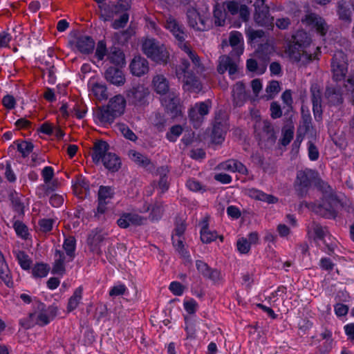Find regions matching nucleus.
Returning a JSON list of instances; mask_svg holds the SVG:
<instances>
[{
	"label": "nucleus",
	"mask_w": 354,
	"mask_h": 354,
	"mask_svg": "<svg viewBox=\"0 0 354 354\" xmlns=\"http://www.w3.org/2000/svg\"><path fill=\"white\" fill-rule=\"evenodd\" d=\"M165 28L171 32L173 35L178 40L179 47L187 53L189 58L191 59L194 65V69L196 73L203 72L204 67L201 62L200 57L186 43L184 42L187 37V34L184 31L183 26L180 24L174 18L170 17L166 21Z\"/></svg>",
	"instance_id": "1"
},
{
	"label": "nucleus",
	"mask_w": 354,
	"mask_h": 354,
	"mask_svg": "<svg viewBox=\"0 0 354 354\" xmlns=\"http://www.w3.org/2000/svg\"><path fill=\"white\" fill-rule=\"evenodd\" d=\"M58 308L55 305H50L46 308L41 301L36 302L35 312L29 314L27 319H22L21 324L26 328H29L35 324L39 326L47 325L55 318Z\"/></svg>",
	"instance_id": "2"
},
{
	"label": "nucleus",
	"mask_w": 354,
	"mask_h": 354,
	"mask_svg": "<svg viewBox=\"0 0 354 354\" xmlns=\"http://www.w3.org/2000/svg\"><path fill=\"white\" fill-rule=\"evenodd\" d=\"M109 149V145L106 142H95L93 147L92 159L95 164L102 162L108 170L115 172L120 168L121 161L116 154L108 152Z\"/></svg>",
	"instance_id": "3"
},
{
	"label": "nucleus",
	"mask_w": 354,
	"mask_h": 354,
	"mask_svg": "<svg viewBox=\"0 0 354 354\" xmlns=\"http://www.w3.org/2000/svg\"><path fill=\"white\" fill-rule=\"evenodd\" d=\"M190 64L183 59L181 64L176 68V76L183 82V88L185 91L199 93L202 90L200 80L189 71Z\"/></svg>",
	"instance_id": "4"
},
{
	"label": "nucleus",
	"mask_w": 354,
	"mask_h": 354,
	"mask_svg": "<svg viewBox=\"0 0 354 354\" xmlns=\"http://www.w3.org/2000/svg\"><path fill=\"white\" fill-rule=\"evenodd\" d=\"M339 203V201L334 194L323 196L322 203L316 204L315 203H308L303 201L301 205H305L311 209L317 214L327 218H334L337 216L336 208Z\"/></svg>",
	"instance_id": "5"
},
{
	"label": "nucleus",
	"mask_w": 354,
	"mask_h": 354,
	"mask_svg": "<svg viewBox=\"0 0 354 354\" xmlns=\"http://www.w3.org/2000/svg\"><path fill=\"white\" fill-rule=\"evenodd\" d=\"M142 50L148 58L158 64H165L169 57L166 47L153 38L146 39L142 44Z\"/></svg>",
	"instance_id": "6"
},
{
	"label": "nucleus",
	"mask_w": 354,
	"mask_h": 354,
	"mask_svg": "<svg viewBox=\"0 0 354 354\" xmlns=\"http://www.w3.org/2000/svg\"><path fill=\"white\" fill-rule=\"evenodd\" d=\"M255 135L259 145L270 147L275 143L277 136L272 124L268 120L258 122L255 124Z\"/></svg>",
	"instance_id": "7"
},
{
	"label": "nucleus",
	"mask_w": 354,
	"mask_h": 354,
	"mask_svg": "<svg viewBox=\"0 0 354 354\" xmlns=\"http://www.w3.org/2000/svg\"><path fill=\"white\" fill-rule=\"evenodd\" d=\"M315 177L316 172L312 169H305L297 171L295 182V189L300 198L306 196Z\"/></svg>",
	"instance_id": "8"
},
{
	"label": "nucleus",
	"mask_w": 354,
	"mask_h": 354,
	"mask_svg": "<svg viewBox=\"0 0 354 354\" xmlns=\"http://www.w3.org/2000/svg\"><path fill=\"white\" fill-rule=\"evenodd\" d=\"M332 80L333 82H339L344 80L348 72L347 57L342 50L335 53L331 60Z\"/></svg>",
	"instance_id": "9"
},
{
	"label": "nucleus",
	"mask_w": 354,
	"mask_h": 354,
	"mask_svg": "<svg viewBox=\"0 0 354 354\" xmlns=\"http://www.w3.org/2000/svg\"><path fill=\"white\" fill-rule=\"evenodd\" d=\"M255 12L254 20L259 26L268 29L274 26V17L269 13V7L265 4V0H256L254 3Z\"/></svg>",
	"instance_id": "10"
},
{
	"label": "nucleus",
	"mask_w": 354,
	"mask_h": 354,
	"mask_svg": "<svg viewBox=\"0 0 354 354\" xmlns=\"http://www.w3.org/2000/svg\"><path fill=\"white\" fill-rule=\"evenodd\" d=\"M149 90L144 84H138L127 91V99L129 103L142 106L147 103Z\"/></svg>",
	"instance_id": "11"
},
{
	"label": "nucleus",
	"mask_w": 354,
	"mask_h": 354,
	"mask_svg": "<svg viewBox=\"0 0 354 354\" xmlns=\"http://www.w3.org/2000/svg\"><path fill=\"white\" fill-rule=\"evenodd\" d=\"M324 96L330 106H339L344 102L342 88L338 82H327Z\"/></svg>",
	"instance_id": "12"
},
{
	"label": "nucleus",
	"mask_w": 354,
	"mask_h": 354,
	"mask_svg": "<svg viewBox=\"0 0 354 354\" xmlns=\"http://www.w3.org/2000/svg\"><path fill=\"white\" fill-rule=\"evenodd\" d=\"M287 53L292 62H301L304 65L315 59V55L308 53L305 48H301L294 44L289 45Z\"/></svg>",
	"instance_id": "13"
},
{
	"label": "nucleus",
	"mask_w": 354,
	"mask_h": 354,
	"mask_svg": "<svg viewBox=\"0 0 354 354\" xmlns=\"http://www.w3.org/2000/svg\"><path fill=\"white\" fill-rule=\"evenodd\" d=\"M72 37L73 39L70 44H74L81 53L90 54L93 51L95 43L91 36L74 33Z\"/></svg>",
	"instance_id": "14"
},
{
	"label": "nucleus",
	"mask_w": 354,
	"mask_h": 354,
	"mask_svg": "<svg viewBox=\"0 0 354 354\" xmlns=\"http://www.w3.org/2000/svg\"><path fill=\"white\" fill-rule=\"evenodd\" d=\"M310 91L314 116L315 120L319 121L322 119V95L321 87L318 84L313 83L310 86Z\"/></svg>",
	"instance_id": "15"
},
{
	"label": "nucleus",
	"mask_w": 354,
	"mask_h": 354,
	"mask_svg": "<svg viewBox=\"0 0 354 354\" xmlns=\"http://www.w3.org/2000/svg\"><path fill=\"white\" fill-rule=\"evenodd\" d=\"M301 22L316 29V31L322 36H324L328 30V26L326 21L315 13L306 15L301 19Z\"/></svg>",
	"instance_id": "16"
},
{
	"label": "nucleus",
	"mask_w": 354,
	"mask_h": 354,
	"mask_svg": "<svg viewBox=\"0 0 354 354\" xmlns=\"http://www.w3.org/2000/svg\"><path fill=\"white\" fill-rule=\"evenodd\" d=\"M107 233L102 232V230L95 229L93 230L88 236L87 243L91 252L100 255L102 250L101 243L105 240Z\"/></svg>",
	"instance_id": "17"
},
{
	"label": "nucleus",
	"mask_w": 354,
	"mask_h": 354,
	"mask_svg": "<svg viewBox=\"0 0 354 354\" xmlns=\"http://www.w3.org/2000/svg\"><path fill=\"white\" fill-rule=\"evenodd\" d=\"M301 124L299 126L297 130V134L296 140L295 141V144L298 142L299 144L303 140V138L311 128L312 126V118L310 113V111L308 108H305L304 106H301Z\"/></svg>",
	"instance_id": "18"
},
{
	"label": "nucleus",
	"mask_w": 354,
	"mask_h": 354,
	"mask_svg": "<svg viewBox=\"0 0 354 354\" xmlns=\"http://www.w3.org/2000/svg\"><path fill=\"white\" fill-rule=\"evenodd\" d=\"M187 18L189 26L198 31H205L209 28L206 21L201 18L199 12L194 8L187 11Z\"/></svg>",
	"instance_id": "19"
},
{
	"label": "nucleus",
	"mask_w": 354,
	"mask_h": 354,
	"mask_svg": "<svg viewBox=\"0 0 354 354\" xmlns=\"http://www.w3.org/2000/svg\"><path fill=\"white\" fill-rule=\"evenodd\" d=\"M114 192L111 187L100 186L98 190V205L97 208V213L103 214L105 212L106 205L113 197Z\"/></svg>",
	"instance_id": "20"
},
{
	"label": "nucleus",
	"mask_w": 354,
	"mask_h": 354,
	"mask_svg": "<svg viewBox=\"0 0 354 354\" xmlns=\"http://www.w3.org/2000/svg\"><path fill=\"white\" fill-rule=\"evenodd\" d=\"M129 68L133 75L141 77L149 71L148 61L140 55L136 56L131 62Z\"/></svg>",
	"instance_id": "21"
},
{
	"label": "nucleus",
	"mask_w": 354,
	"mask_h": 354,
	"mask_svg": "<svg viewBox=\"0 0 354 354\" xmlns=\"http://www.w3.org/2000/svg\"><path fill=\"white\" fill-rule=\"evenodd\" d=\"M238 66L235 61L227 55H221L218 59V65L217 66V71L220 74H223L226 71H228L230 76L236 73Z\"/></svg>",
	"instance_id": "22"
},
{
	"label": "nucleus",
	"mask_w": 354,
	"mask_h": 354,
	"mask_svg": "<svg viewBox=\"0 0 354 354\" xmlns=\"http://www.w3.org/2000/svg\"><path fill=\"white\" fill-rule=\"evenodd\" d=\"M104 77L107 82L118 86H122L125 83L124 73L117 67H109L105 71Z\"/></svg>",
	"instance_id": "23"
},
{
	"label": "nucleus",
	"mask_w": 354,
	"mask_h": 354,
	"mask_svg": "<svg viewBox=\"0 0 354 354\" xmlns=\"http://www.w3.org/2000/svg\"><path fill=\"white\" fill-rule=\"evenodd\" d=\"M335 11L338 19L340 21L348 24L351 23L352 10L348 3L346 0H339L336 3Z\"/></svg>",
	"instance_id": "24"
},
{
	"label": "nucleus",
	"mask_w": 354,
	"mask_h": 354,
	"mask_svg": "<svg viewBox=\"0 0 354 354\" xmlns=\"http://www.w3.org/2000/svg\"><path fill=\"white\" fill-rule=\"evenodd\" d=\"M234 104L236 106H241L246 102L248 95L245 92V86L241 82L236 83L232 89Z\"/></svg>",
	"instance_id": "25"
},
{
	"label": "nucleus",
	"mask_w": 354,
	"mask_h": 354,
	"mask_svg": "<svg viewBox=\"0 0 354 354\" xmlns=\"http://www.w3.org/2000/svg\"><path fill=\"white\" fill-rule=\"evenodd\" d=\"M152 86L154 91L160 95H165L169 91V83L166 77L162 74L153 76Z\"/></svg>",
	"instance_id": "26"
},
{
	"label": "nucleus",
	"mask_w": 354,
	"mask_h": 354,
	"mask_svg": "<svg viewBox=\"0 0 354 354\" xmlns=\"http://www.w3.org/2000/svg\"><path fill=\"white\" fill-rule=\"evenodd\" d=\"M125 105V99L123 96L118 95L111 98L106 106L113 115L118 117L124 113Z\"/></svg>",
	"instance_id": "27"
},
{
	"label": "nucleus",
	"mask_w": 354,
	"mask_h": 354,
	"mask_svg": "<svg viewBox=\"0 0 354 354\" xmlns=\"http://www.w3.org/2000/svg\"><path fill=\"white\" fill-rule=\"evenodd\" d=\"M95 116L99 122L104 126L111 124L117 118L116 115H113V113L111 111L107 106L99 107L95 113Z\"/></svg>",
	"instance_id": "28"
},
{
	"label": "nucleus",
	"mask_w": 354,
	"mask_h": 354,
	"mask_svg": "<svg viewBox=\"0 0 354 354\" xmlns=\"http://www.w3.org/2000/svg\"><path fill=\"white\" fill-rule=\"evenodd\" d=\"M55 260L53 266L52 273L54 274L64 275L66 272L65 261L66 256L64 253L59 250H55Z\"/></svg>",
	"instance_id": "29"
},
{
	"label": "nucleus",
	"mask_w": 354,
	"mask_h": 354,
	"mask_svg": "<svg viewBox=\"0 0 354 354\" xmlns=\"http://www.w3.org/2000/svg\"><path fill=\"white\" fill-rule=\"evenodd\" d=\"M224 132L223 122L219 118V115H216L212 132V139L213 142L216 144L222 142L224 140Z\"/></svg>",
	"instance_id": "30"
},
{
	"label": "nucleus",
	"mask_w": 354,
	"mask_h": 354,
	"mask_svg": "<svg viewBox=\"0 0 354 354\" xmlns=\"http://www.w3.org/2000/svg\"><path fill=\"white\" fill-rule=\"evenodd\" d=\"M248 195L255 200L264 201L268 204H273L278 201V198L273 195L266 194L254 188L249 189Z\"/></svg>",
	"instance_id": "31"
},
{
	"label": "nucleus",
	"mask_w": 354,
	"mask_h": 354,
	"mask_svg": "<svg viewBox=\"0 0 354 354\" xmlns=\"http://www.w3.org/2000/svg\"><path fill=\"white\" fill-rule=\"evenodd\" d=\"M129 156L138 165L147 170H151L153 169V165L151 162L150 159L146 156L136 151H131L129 152Z\"/></svg>",
	"instance_id": "32"
},
{
	"label": "nucleus",
	"mask_w": 354,
	"mask_h": 354,
	"mask_svg": "<svg viewBox=\"0 0 354 354\" xmlns=\"http://www.w3.org/2000/svg\"><path fill=\"white\" fill-rule=\"evenodd\" d=\"M311 39L307 32L304 30H298L292 36V44L301 48H306L310 44Z\"/></svg>",
	"instance_id": "33"
},
{
	"label": "nucleus",
	"mask_w": 354,
	"mask_h": 354,
	"mask_svg": "<svg viewBox=\"0 0 354 354\" xmlns=\"http://www.w3.org/2000/svg\"><path fill=\"white\" fill-rule=\"evenodd\" d=\"M108 59L111 63L116 65H123L125 64L124 55L122 50L115 46L110 48Z\"/></svg>",
	"instance_id": "34"
},
{
	"label": "nucleus",
	"mask_w": 354,
	"mask_h": 354,
	"mask_svg": "<svg viewBox=\"0 0 354 354\" xmlns=\"http://www.w3.org/2000/svg\"><path fill=\"white\" fill-rule=\"evenodd\" d=\"M75 243L76 240L74 236H68L65 239L63 248L64 249L66 254L68 258L67 260L68 262L73 261L74 259L75 254Z\"/></svg>",
	"instance_id": "35"
},
{
	"label": "nucleus",
	"mask_w": 354,
	"mask_h": 354,
	"mask_svg": "<svg viewBox=\"0 0 354 354\" xmlns=\"http://www.w3.org/2000/svg\"><path fill=\"white\" fill-rule=\"evenodd\" d=\"M82 292L83 288L81 286L75 290L73 295L68 299L67 305L68 312L74 310L78 306L82 298Z\"/></svg>",
	"instance_id": "36"
},
{
	"label": "nucleus",
	"mask_w": 354,
	"mask_h": 354,
	"mask_svg": "<svg viewBox=\"0 0 354 354\" xmlns=\"http://www.w3.org/2000/svg\"><path fill=\"white\" fill-rule=\"evenodd\" d=\"M214 22L216 26H223L225 24L226 12L225 10L218 3L214 6Z\"/></svg>",
	"instance_id": "37"
},
{
	"label": "nucleus",
	"mask_w": 354,
	"mask_h": 354,
	"mask_svg": "<svg viewBox=\"0 0 354 354\" xmlns=\"http://www.w3.org/2000/svg\"><path fill=\"white\" fill-rule=\"evenodd\" d=\"M49 271V267L47 264L40 263H37L32 268V273L35 277H46Z\"/></svg>",
	"instance_id": "38"
},
{
	"label": "nucleus",
	"mask_w": 354,
	"mask_h": 354,
	"mask_svg": "<svg viewBox=\"0 0 354 354\" xmlns=\"http://www.w3.org/2000/svg\"><path fill=\"white\" fill-rule=\"evenodd\" d=\"M92 91L98 100H104L108 97L106 87L104 84L100 83L94 84L92 87Z\"/></svg>",
	"instance_id": "39"
},
{
	"label": "nucleus",
	"mask_w": 354,
	"mask_h": 354,
	"mask_svg": "<svg viewBox=\"0 0 354 354\" xmlns=\"http://www.w3.org/2000/svg\"><path fill=\"white\" fill-rule=\"evenodd\" d=\"M118 130L122 134V136L131 140L136 141L138 139L136 135L131 130L128 126L124 124L119 123L116 125Z\"/></svg>",
	"instance_id": "40"
},
{
	"label": "nucleus",
	"mask_w": 354,
	"mask_h": 354,
	"mask_svg": "<svg viewBox=\"0 0 354 354\" xmlns=\"http://www.w3.org/2000/svg\"><path fill=\"white\" fill-rule=\"evenodd\" d=\"M134 34L133 29L128 28L126 30L115 32L114 34L115 39L121 44H126L131 37Z\"/></svg>",
	"instance_id": "41"
},
{
	"label": "nucleus",
	"mask_w": 354,
	"mask_h": 354,
	"mask_svg": "<svg viewBox=\"0 0 354 354\" xmlns=\"http://www.w3.org/2000/svg\"><path fill=\"white\" fill-rule=\"evenodd\" d=\"M173 245L176 250L183 256L184 258H189V256L187 255V252L184 247L183 239L181 236H172Z\"/></svg>",
	"instance_id": "42"
},
{
	"label": "nucleus",
	"mask_w": 354,
	"mask_h": 354,
	"mask_svg": "<svg viewBox=\"0 0 354 354\" xmlns=\"http://www.w3.org/2000/svg\"><path fill=\"white\" fill-rule=\"evenodd\" d=\"M189 118L195 128L199 127L203 119L202 115H201L199 112L194 106L190 109L189 111Z\"/></svg>",
	"instance_id": "43"
},
{
	"label": "nucleus",
	"mask_w": 354,
	"mask_h": 354,
	"mask_svg": "<svg viewBox=\"0 0 354 354\" xmlns=\"http://www.w3.org/2000/svg\"><path fill=\"white\" fill-rule=\"evenodd\" d=\"M13 227L17 234L22 239H27L28 236V230L27 226L19 221H16L13 224Z\"/></svg>",
	"instance_id": "44"
},
{
	"label": "nucleus",
	"mask_w": 354,
	"mask_h": 354,
	"mask_svg": "<svg viewBox=\"0 0 354 354\" xmlns=\"http://www.w3.org/2000/svg\"><path fill=\"white\" fill-rule=\"evenodd\" d=\"M34 145L32 142L23 141L17 144V150L21 153L23 157H26L32 151Z\"/></svg>",
	"instance_id": "45"
},
{
	"label": "nucleus",
	"mask_w": 354,
	"mask_h": 354,
	"mask_svg": "<svg viewBox=\"0 0 354 354\" xmlns=\"http://www.w3.org/2000/svg\"><path fill=\"white\" fill-rule=\"evenodd\" d=\"M17 259L24 270H28L30 268L31 261L24 251L17 252Z\"/></svg>",
	"instance_id": "46"
},
{
	"label": "nucleus",
	"mask_w": 354,
	"mask_h": 354,
	"mask_svg": "<svg viewBox=\"0 0 354 354\" xmlns=\"http://www.w3.org/2000/svg\"><path fill=\"white\" fill-rule=\"evenodd\" d=\"M281 100H283L285 106L283 109H286V112H289L292 109V97L290 90H286L281 95Z\"/></svg>",
	"instance_id": "47"
},
{
	"label": "nucleus",
	"mask_w": 354,
	"mask_h": 354,
	"mask_svg": "<svg viewBox=\"0 0 354 354\" xmlns=\"http://www.w3.org/2000/svg\"><path fill=\"white\" fill-rule=\"evenodd\" d=\"M55 221L52 218H42L39 221V230L42 232H48L52 228Z\"/></svg>",
	"instance_id": "48"
},
{
	"label": "nucleus",
	"mask_w": 354,
	"mask_h": 354,
	"mask_svg": "<svg viewBox=\"0 0 354 354\" xmlns=\"http://www.w3.org/2000/svg\"><path fill=\"white\" fill-rule=\"evenodd\" d=\"M217 237L215 232L208 230H201V239L205 243H209L214 241Z\"/></svg>",
	"instance_id": "49"
},
{
	"label": "nucleus",
	"mask_w": 354,
	"mask_h": 354,
	"mask_svg": "<svg viewBox=\"0 0 354 354\" xmlns=\"http://www.w3.org/2000/svg\"><path fill=\"white\" fill-rule=\"evenodd\" d=\"M9 272V269L6 263L4 257L0 252V277L4 281L8 280Z\"/></svg>",
	"instance_id": "50"
},
{
	"label": "nucleus",
	"mask_w": 354,
	"mask_h": 354,
	"mask_svg": "<svg viewBox=\"0 0 354 354\" xmlns=\"http://www.w3.org/2000/svg\"><path fill=\"white\" fill-rule=\"evenodd\" d=\"M204 277L211 280L215 284L218 283L222 280L221 274L217 269L210 268Z\"/></svg>",
	"instance_id": "51"
},
{
	"label": "nucleus",
	"mask_w": 354,
	"mask_h": 354,
	"mask_svg": "<svg viewBox=\"0 0 354 354\" xmlns=\"http://www.w3.org/2000/svg\"><path fill=\"white\" fill-rule=\"evenodd\" d=\"M175 225L176 227L174 229V234H173L172 236H182L186 229L185 221L181 218H176Z\"/></svg>",
	"instance_id": "52"
},
{
	"label": "nucleus",
	"mask_w": 354,
	"mask_h": 354,
	"mask_svg": "<svg viewBox=\"0 0 354 354\" xmlns=\"http://www.w3.org/2000/svg\"><path fill=\"white\" fill-rule=\"evenodd\" d=\"M129 21V15L124 12L120 17L118 19H115L112 24V26L114 29H119L120 28H123L126 26Z\"/></svg>",
	"instance_id": "53"
},
{
	"label": "nucleus",
	"mask_w": 354,
	"mask_h": 354,
	"mask_svg": "<svg viewBox=\"0 0 354 354\" xmlns=\"http://www.w3.org/2000/svg\"><path fill=\"white\" fill-rule=\"evenodd\" d=\"M270 116L273 119H277L282 116V111L280 104L277 102L270 104Z\"/></svg>",
	"instance_id": "54"
},
{
	"label": "nucleus",
	"mask_w": 354,
	"mask_h": 354,
	"mask_svg": "<svg viewBox=\"0 0 354 354\" xmlns=\"http://www.w3.org/2000/svg\"><path fill=\"white\" fill-rule=\"evenodd\" d=\"M344 86L348 91H351V101L354 104V73L349 75L344 84Z\"/></svg>",
	"instance_id": "55"
},
{
	"label": "nucleus",
	"mask_w": 354,
	"mask_h": 354,
	"mask_svg": "<svg viewBox=\"0 0 354 354\" xmlns=\"http://www.w3.org/2000/svg\"><path fill=\"white\" fill-rule=\"evenodd\" d=\"M183 131V129L180 125L173 126L170 129V131L167 133V138L170 141H175L176 138H178Z\"/></svg>",
	"instance_id": "56"
},
{
	"label": "nucleus",
	"mask_w": 354,
	"mask_h": 354,
	"mask_svg": "<svg viewBox=\"0 0 354 354\" xmlns=\"http://www.w3.org/2000/svg\"><path fill=\"white\" fill-rule=\"evenodd\" d=\"M130 3L131 0H119L113 12L115 14L120 12H126L130 8Z\"/></svg>",
	"instance_id": "57"
},
{
	"label": "nucleus",
	"mask_w": 354,
	"mask_h": 354,
	"mask_svg": "<svg viewBox=\"0 0 354 354\" xmlns=\"http://www.w3.org/2000/svg\"><path fill=\"white\" fill-rule=\"evenodd\" d=\"M188 189L192 192H198V191H205L204 187L201 184V183L194 179H189L186 183Z\"/></svg>",
	"instance_id": "58"
},
{
	"label": "nucleus",
	"mask_w": 354,
	"mask_h": 354,
	"mask_svg": "<svg viewBox=\"0 0 354 354\" xmlns=\"http://www.w3.org/2000/svg\"><path fill=\"white\" fill-rule=\"evenodd\" d=\"M129 214V221L130 224L133 225H144L147 221V218L141 216L136 214Z\"/></svg>",
	"instance_id": "59"
},
{
	"label": "nucleus",
	"mask_w": 354,
	"mask_h": 354,
	"mask_svg": "<svg viewBox=\"0 0 354 354\" xmlns=\"http://www.w3.org/2000/svg\"><path fill=\"white\" fill-rule=\"evenodd\" d=\"M106 53V44L104 41H99L97 44L95 56L99 60H102Z\"/></svg>",
	"instance_id": "60"
},
{
	"label": "nucleus",
	"mask_w": 354,
	"mask_h": 354,
	"mask_svg": "<svg viewBox=\"0 0 354 354\" xmlns=\"http://www.w3.org/2000/svg\"><path fill=\"white\" fill-rule=\"evenodd\" d=\"M237 249L242 254H246L250 249V244L246 239L241 238L237 241Z\"/></svg>",
	"instance_id": "61"
},
{
	"label": "nucleus",
	"mask_w": 354,
	"mask_h": 354,
	"mask_svg": "<svg viewBox=\"0 0 354 354\" xmlns=\"http://www.w3.org/2000/svg\"><path fill=\"white\" fill-rule=\"evenodd\" d=\"M280 90L281 87L279 82L277 80H272L270 82L266 89V92L270 95L277 94Z\"/></svg>",
	"instance_id": "62"
},
{
	"label": "nucleus",
	"mask_w": 354,
	"mask_h": 354,
	"mask_svg": "<svg viewBox=\"0 0 354 354\" xmlns=\"http://www.w3.org/2000/svg\"><path fill=\"white\" fill-rule=\"evenodd\" d=\"M163 213V207L161 204H155L153 207H152L151 212V219L154 220H158L162 216V214Z\"/></svg>",
	"instance_id": "63"
},
{
	"label": "nucleus",
	"mask_w": 354,
	"mask_h": 354,
	"mask_svg": "<svg viewBox=\"0 0 354 354\" xmlns=\"http://www.w3.org/2000/svg\"><path fill=\"white\" fill-rule=\"evenodd\" d=\"M184 286L178 281H173L169 285V290L177 296H180L183 293Z\"/></svg>",
	"instance_id": "64"
}]
</instances>
